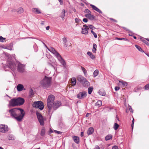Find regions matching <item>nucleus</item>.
<instances>
[{
  "instance_id": "473e14b6",
  "label": "nucleus",
  "mask_w": 149,
  "mask_h": 149,
  "mask_svg": "<svg viewBox=\"0 0 149 149\" xmlns=\"http://www.w3.org/2000/svg\"><path fill=\"white\" fill-rule=\"evenodd\" d=\"M33 11L35 13L40 14L41 13L40 11L37 8H35L33 9Z\"/></svg>"
},
{
  "instance_id": "dca6fc26",
  "label": "nucleus",
  "mask_w": 149,
  "mask_h": 149,
  "mask_svg": "<svg viewBox=\"0 0 149 149\" xmlns=\"http://www.w3.org/2000/svg\"><path fill=\"white\" fill-rule=\"evenodd\" d=\"M17 89L18 91L20 92L23 90H25V89L24 88L23 85L21 84H18L17 87Z\"/></svg>"
},
{
  "instance_id": "b1692460",
  "label": "nucleus",
  "mask_w": 149,
  "mask_h": 149,
  "mask_svg": "<svg viewBox=\"0 0 149 149\" xmlns=\"http://www.w3.org/2000/svg\"><path fill=\"white\" fill-rule=\"evenodd\" d=\"M83 86L85 87H87L90 85V83L85 79V80L84 81L83 83H82Z\"/></svg>"
},
{
  "instance_id": "09e8293b",
  "label": "nucleus",
  "mask_w": 149,
  "mask_h": 149,
  "mask_svg": "<svg viewBox=\"0 0 149 149\" xmlns=\"http://www.w3.org/2000/svg\"><path fill=\"white\" fill-rule=\"evenodd\" d=\"M54 132L58 134H61L62 133V132L57 130H54Z\"/></svg>"
},
{
  "instance_id": "1a4fd4ad",
  "label": "nucleus",
  "mask_w": 149,
  "mask_h": 149,
  "mask_svg": "<svg viewBox=\"0 0 149 149\" xmlns=\"http://www.w3.org/2000/svg\"><path fill=\"white\" fill-rule=\"evenodd\" d=\"M36 115L40 125H44V121L45 119L42 117V115L39 113H37Z\"/></svg>"
},
{
  "instance_id": "39448f33",
  "label": "nucleus",
  "mask_w": 149,
  "mask_h": 149,
  "mask_svg": "<svg viewBox=\"0 0 149 149\" xmlns=\"http://www.w3.org/2000/svg\"><path fill=\"white\" fill-rule=\"evenodd\" d=\"M8 64L5 66L3 67L5 71H6L7 70L6 68H10L11 70L14 71L15 69L16 65L13 61H10L8 62Z\"/></svg>"
},
{
  "instance_id": "423d86ee",
  "label": "nucleus",
  "mask_w": 149,
  "mask_h": 149,
  "mask_svg": "<svg viewBox=\"0 0 149 149\" xmlns=\"http://www.w3.org/2000/svg\"><path fill=\"white\" fill-rule=\"evenodd\" d=\"M33 107L42 110L44 108L43 103L41 101L34 102L32 104Z\"/></svg>"
},
{
  "instance_id": "c03bdc74",
  "label": "nucleus",
  "mask_w": 149,
  "mask_h": 149,
  "mask_svg": "<svg viewBox=\"0 0 149 149\" xmlns=\"http://www.w3.org/2000/svg\"><path fill=\"white\" fill-rule=\"evenodd\" d=\"M145 89L146 90L149 89V83L146 84L145 87Z\"/></svg>"
},
{
  "instance_id": "052dcab7",
  "label": "nucleus",
  "mask_w": 149,
  "mask_h": 149,
  "mask_svg": "<svg viewBox=\"0 0 149 149\" xmlns=\"http://www.w3.org/2000/svg\"><path fill=\"white\" fill-rule=\"evenodd\" d=\"M129 35L130 36H132V32L129 31Z\"/></svg>"
},
{
  "instance_id": "774afa93",
  "label": "nucleus",
  "mask_w": 149,
  "mask_h": 149,
  "mask_svg": "<svg viewBox=\"0 0 149 149\" xmlns=\"http://www.w3.org/2000/svg\"><path fill=\"white\" fill-rule=\"evenodd\" d=\"M134 118H133L132 124H134Z\"/></svg>"
},
{
  "instance_id": "0eeeda50",
  "label": "nucleus",
  "mask_w": 149,
  "mask_h": 149,
  "mask_svg": "<svg viewBox=\"0 0 149 149\" xmlns=\"http://www.w3.org/2000/svg\"><path fill=\"white\" fill-rule=\"evenodd\" d=\"M20 112V114H18L16 117H15V119L17 121L20 122L21 121L25 115V112L24 110L22 109H19Z\"/></svg>"
},
{
  "instance_id": "79ce46f5",
  "label": "nucleus",
  "mask_w": 149,
  "mask_h": 149,
  "mask_svg": "<svg viewBox=\"0 0 149 149\" xmlns=\"http://www.w3.org/2000/svg\"><path fill=\"white\" fill-rule=\"evenodd\" d=\"M45 133V130L44 129H42L41 132V135L42 136H43Z\"/></svg>"
},
{
  "instance_id": "13d9d810",
  "label": "nucleus",
  "mask_w": 149,
  "mask_h": 149,
  "mask_svg": "<svg viewBox=\"0 0 149 149\" xmlns=\"http://www.w3.org/2000/svg\"><path fill=\"white\" fill-rule=\"evenodd\" d=\"M88 26L90 29H92V30L93 29V28L94 27V26L91 25H89Z\"/></svg>"
},
{
  "instance_id": "4d7b16f0",
  "label": "nucleus",
  "mask_w": 149,
  "mask_h": 149,
  "mask_svg": "<svg viewBox=\"0 0 149 149\" xmlns=\"http://www.w3.org/2000/svg\"><path fill=\"white\" fill-rule=\"evenodd\" d=\"M83 21L85 22H88V20L87 18H84L83 19Z\"/></svg>"
},
{
  "instance_id": "69168bd1",
  "label": "nucleus",
  "mask_w": 149,
  "mask_h": 149,
  "mask_svg": "<svg viewBox=\"0 0 149 149\" xmlns=\"http://www.w3.org/2000/svg\"><path fill=\"white\" fill-rule=\"evenodd\" d=\"M49 26H48L46 27V29L47 30H49Z\"/></svg>"
},
{
  "instance_id": "37998d69",
  "label": "nucleus",
  "mask_w": 149,
  "mask_h": 149,
  "mask_svg": "<svg viewBox=\"0 0 149 149\" xmlns=\"http://www.w3.org/2000/svg\"><path fill=\"white\" fill-rule=\"evenodd\" d=\"M91 32L93 34V36L95 38H97V35L95 32H94L92 30L91 31Z\"/></svg>"
},
{
  "instance_id": "f8f14e48",
  "label": "nucleus",
  "mask_w": 149,
  "mask_h": 149,
  "mask_svg": "<svg viewBox=\"0 0 149 149\" xmlns=\"http://www.w3.org/2000/svg\"><path fill=\"white\" fill-rule=\"evenodd\" d=\"M24 69V65L19 63H18L17 70L20 72H23Z\"/></svg>"
},
{
  "instance_id": "9d476101",
  "label": "nucleus",
  "mask_w": 149,
  "mask_h": 149,
  "mask_svg": "<svg viewBox=\"0 0 149 149\" xmlns=\"http://www.w3.org/2000/svg\"><path fill=\"white\" fill-rule=\"evenodd\" d=\"M87 94V93L85 91H83L78 93L77 95V97L78 98L82 99L85 97L86 96Z\"/></svg>"
},
{
  "instance_id": "8fccbe9b",
  "label": "nucleus",
  "mask_w": 149,
  "mask_h": 149,
  "mask_svg": "<svg viewBox=\"0 0 149 149\" xmlns=\"http://www.w3.org/2000/svg\"><path fill=\"white\" fill-rule=\"evenodd\" d=\"M81 68L82 70V71H83V72L84 73H85V72H86V69L84 67L81 66Z\"/></svg>"
},
{
  "instance_id": "72a5a7b5",
  "label": "nucleus",
  "mask_w": 149,
  "mask_h": 149,
  "mask_svg": "<svg viewBox=\"0 0 149 149\" xmlns=\"http://www.w3.org/2000/svg\"><path fill=\"white\" fill-rule=\"evenodd\" d=\"M93 86L89 87L88 88V93L90 94L91 93L93 90Z\"/></svg>"
},
{
  "instance_id": "338daca9",
  "label": "nucleus",
  "mask_w": 149,
  "mask_h": 149,
  "mask_svg": "<svg viewBox=\"0 0 149 149\" xmlns=\"http://www.w3.org/2000/svg\"><path fill=\"white\" fill-rule=\"evenodd\" d=\"M49 132L50 133H52L53 132L52 130L51 129H50V130Z\"/></svg>"
},
{
  "instance_id": "ea45409f",
  "label": "nucleus",
  "mask_w": 149,
  "mask_h": 149,
  "mask_svg": "<svg viewBox=\"0 0 149 149\" xmlns=\"http://www.w3.org/2000/svg\"><path fill=\"white\" fill-rule=\"evenodd\" d=\"M135 47L136 48L140 51L141 52H143V51L142 49L141 48V47H140V46L137 45H135Z\"/></svg>"
},
{
  "instance_id": "4be33fe9",
  "label": "nucleus",
  "mask_w": 149,
  "mask_h": 149,
  "mask_svg": "<svg viewBox=\"0 0 149 149\" xmlns=\"http://www.w3.org/2000/svg\"><path fill=\"white\" fill-rule=\"evenodd\" d=\"M94 131L93 128L92 127H90L88 129L87 133L88 135L91 134Z\"/></svg>"
},
{
  "instance_id": "aec40b11",
  "label": "nucleus",
  "mask_w": 149,
  "mask_h": 149,
  "mask_svg": "<svg viewBox=\"0 0 149 149\" xmlns=\"http://www.w3.org/2000/svg\"><path fill=\"white\" fill-rule=\"evenodd\" d=\"M90 6L93 10H96L97 12H98L100 13L101 14L102 13V12L98 8H97L94 5L92 4H91Z\"/></svg>"
},
{
  "instance_id": "c85d7f7f",
  "label": "nucleus",
  "mask_w": 149,
  "mask_h": 149,
  "mask_svg": "<svg viewBox=\"0 0 149 149\" xmlns=\"http://www.w3.org/2000/svg\"><path fill=\"white\" fill-rule=\"evenodd\" d=\"M65 11L64 9H63L61 13L60 17L62 19H63L65 16ZM63 20H64L63 19Z\"/></svg>"
},
{
  "instance_id": "864d4df0",
  "label": "nucleus",
  "mask_w": 149,
  "mask_h": 149,
  "mask_svg": "<svg viewBox=\"0 0 149 149\" xmlns=\"http://www.w3.org/2000/svg\"><path fill=\"white\" fill-rule=\"evenodd\" d=\"M117 39L118 40H127V39H126L125 38H117Z\"/></svg>"
},
{
  "instance_id": "6ab92c4d",
  "label": "nucleus",
  "mask_w": 149,
  "mask_h": 149,
  "mask_svg": "<svg viewBox=\"0 0 149 149\" xmlns=\"http://www.w3.org/2000/svg\"><path fill=\"white\" fill-rule=\"evenodd\" d=\"M90 6L93 10H96L97 12H98L100 13L101 14L102 13V12L98 8H97L94 5L92 4H91Z\"/></svg>"
},
{
  "instance_id": "bb28decb",
  "label": "nucleus",
  "mask_w": 149,
  "mask_h": 149,
  "mask_svg": "<svg viewBox=\"0 0 149 149\" xmlns=\"http://www.w3.org/2000/svg\"><path fill=\"white\" fill-rule=\"evenodd\" d=\"M99 94L101 95L104 96L106 95V93L102 89H101L99 91Z\"/></svg>"
},
{
  "instance_id": "4c0bfd02",
  "label": "nucleus",
  "mask_w": 149,
  "mask_h": 149,
  "mask_svg": "<svg viewBox=\"0 0 149 149\" xmlns=\"http://www.w3.org/2000/svg\"><path fill=\"white\" fill-rule=\"evenodd\" d=\"M63 44L64 45V46H66V47L67 46V45L66 44V42H67V40L66 38H64L63 39Z\"/></svg>"
},
{
  "instance_id": "393cba45",
  "label": "nucleus",
  "mask_w": 149,
  "mask_h": 149,
  "mask_svg": "<svg viewBox=\"0 0 149 149\" xmlns=\"http://www.w3.org/2000/svg\"><path fill=\"white\" fill-rule=\"evenodd\" d=\"M87 54L90 56L91 58L93 59H94L95 58V56L92 53L90 52H88Z\"/></svg>"
},
{
  "instance_id": "0e129e2a",
  "label": "nucleus",
  "mask_w": 149,
  "mask_h": 149,
  "mask_svg": "<svg viewBox=\"0 0 149 149\" xmlns=\"http://www.w3.org/2000/svg\"><path fill=\"white\" fill-rule=\"evenodd\" d=\"M81 137L84 136V133L83 132H81Z\"/></svg>"
},
{
  "instance_id": "20e7f679",
  "label": "nucleus",
  "mask_w": 149,
  "mask_h": 149,
  "mask_svg": "<svg viewBox=\"0 0 149 149\" xmlns=\"http://www.w3.org/2000/svg\"><path fill=\"white\" fill-rule=\"evenodd\" d=\"M19 108H14L9 110V112L11 116L15 118L18 114H20V109Z\"/></svg>"
},
{
  "instance_id": "4468645a",
  "label": "nucleus",
  "mask_w": 149,
  "mask_h": 149,
  "mask_svg": "<svg viewBox=\"0 0 149 149\" xmlns=\"http://www.w3.org/2000/svg\"><path fill=\"white\" fill-rule=\"evenodd\" d=\"M16 99L17 103V106L22 105L24 102V99L23 98L19 97L16 98Z\"/></svg>"
},
{
  "instance_id": "6e6d98bb",
  "label": "nucleus",
  "mask_w": 149,
  "mask_h": 149,
  "mask_svg": "<svg viewBox=\"0 0 149 149\" xmlns=\"http://www.w3.org/2000/svg\"><path fill=\"white\" fill-rule=\"evenodd\" d=\"M129 109L130 111L132 113L133 112L132 109L131 107L130 106H129Z\"/></svg>"
},
{
  "instance_id": "7ed1b4c3",
  "label": "nucleus",
  "mask_w": 149,
  "mask_h": 149,
  "mask_svg": "<svg viewBox=\"0 0 149 149\" xmlns=\"http://www.w3.org/2000/svg\"><path fill=\"white\" fill-rule=\"evenodd\" d=\"M55 97L52 95H49L47 100V106L49 109V112H50L54 102Z\"/></svg>"
},
{
  "instance_id": "412c9836",
  "label": "nucleus",
  "mask_w": 149,
  "mask_h": 149,
  "mask_svg": "<svg viewBox=\"0 0 149 149\" xmlns=\"http://www.w3.org/2000/svg\"><path fill=\"white\" fill-rule=\"evenodd\" d=\"M86 17L88 18L91 20H93L94 19V16L93 15H91V13L89 14H86L85 15Z\"/></svg>"
},
{
  "instance_id": "cd10ccee",
  "label": "nucleus",
  "mask_w": 149,
  "mask_h": 149,
  "mask_svg": "<svg viewBox=\"0 0 149 149\" xmlns=\"http://www.w3.org/2000/svg\"><path fill=\"white\" fill-rule=\"evenodd\" d=\"M119 83H121L123 86V87H125L127 86V82L123 81H119Z\"/></svg>"
},
{
  "instance_id": "c9c22d12",
  "label": "nucleus",
  "mask_w": 149,
  "mask_h": 149,
  "mask_svg": "<svg viewBox=\"0 0 149 149\" xmlns=\"http://www.w3.org/2000/svg\"><path fill=\"white\" fill-rule=\"evenodd\" d=\"M102 104V102L101 100H98L95 104L96 106L100 107Z\"/></svg>"
},
{
  "instance_id": "f3484780",
  "label": "nucleus",
  "mask_w": 149,
  "mask_h": 149,
  "mask_svg": "<svg viewBox=\"0 0 149 149\" xmlns=\"http://www.w3.org/2000/svg\"><path fill=\"white\" fill-rule=\"evenodd\" d=\"M72 138L74 141L77 144H79V138L77 136H72Z\"/></svg>"
},
{
  "instance_id": "9b49d317",
  "label": "nucleus",
  "mask_w": 149,
  "mask_h": 149,
  "mask_svg": "<svg viewBox=\"0 0 149 149\" xmlns=\"http://www.w3.org/2000/svg\"><path fill=\"white\" fill-rule=\"evenodd\" d=\"M8 130V128L7 125H0V132L5 133Z\"/></svg>"
},
{
  "instance_id": "ddd939ff",
  "label": "nucleus",
  "mask_w": 149,
  "mask_h": 149,
  "mask_svg": "<svg viewBox=\"0 0 149 149\" xmlns=\"http://www.w3.org/2000/svg\"><path fill=\"white\" fill-rule=\"evenodd\" d=\"M61 105V103L60 101H56L53 103L52 106V107H53V109L54 110H56L58 109Z\"/></svg>"
},
{
  "instance_id": "5701e85b",
  "label": "nucleus",
  "mask_w": 149,
  "mask_h": 149,
  "mask_svg": "<svg viewBox=\"0 0 149 149\" xmlns=\"http://www.w3.org/2000/svg\"><path fill=\"white\" fill-rule=\"evenodd\" d=\"M71 84L72 86H74L76 83V79L74 77H72L71 79Z\"/></svg>"
},
{
  "instance_id": "680f3d73",
  "label": "nucleus",
  "mask_w": 149,
  "mask_h": 149,
  "mask_svg": "<svg viewBox=\"0 0 149 149\" xmlns=\"http://www.w3.org/2000/svg\"><path fill=\"white\" fill-rule=\"evenodd\" d=\"M90 114V113H87L86 116V117H88L89 116V115Z\"/></svg>"
},
{
  "instance_id": "58836bf2",
  "label": "nucleus",
  "mask_w": 149,
  "mask_h": 149,
  "mask_svg": "<svg viewBox=\"0 0 149 149\" xmlns=\"http://www.w3.org/2000/svg\"><path fill=\"white\" fill-rule=\"evenodd\" d=\"M29 93V96L30 97H31V96H32L34 95V93H33V90L31 88L30 89Z\"/></svg>"
},
{
  "instance_id": "a211bd4d",
  "label": "nucleus",
  "mask_w": 149,
  "mask_h": 149,
  "mask_svg": "<svg viewBox=\"0 0 149 149\" xmlns=\"http://www.w3.org/2000/svg\"><path fill=\"white\" fill-rule=\"evenodd\" d=\"M90 6L93 10H96L97 12H98L100 13L101 14L102 13V12L98 8H97L94 5L92 4H91Z\"/></svg>"
},
{
  "instance_id": "a18cd8bd",
  "label": "nucleus",
  "mask_w": 149,
  "mask_h": 149,
  "mask_svg": "<svg viewBox=\"0 0 149 149\" xmlns=\"http://www.w3.org/2000/svg\"><path fill=\"white\" fill-rule=\"evenodd\" d=\"M84 12L85 13H87L88 14L91 13V12L88 9H86L84 11Z\"/></svg>"
},
{
  "instance_id": "bf43d9fd",
  "label": "nucleus",
  "mask_w": 149,
  "mask_h": 149,
  "mask_svg": "<svg viewBox=\"0 0 149 149\" xmlns=\"http://www.w3.org/2000/svg\"><path fill=\"white\" fill-rule=\"evenodd\" d=\"M94 149H100V148L98 146H95Z\"/></svg>"
},
{
  "instance_id": "de8ad7c7",
  "label": "nucleus",
  "mask_w": 149,
  "mask_h": 149,
  "mask_svg": "<svg viewBox=\"0 0 149 149\" xmlns=\"http://www.w3.org/2000/svg\"><path fill=\"white\" fill-rule=\"evenodd\" d=\"M143 42L145 43L148 46L149 45V43L146 40H143Z\"/></svg>"
},
{
  "instance_id": "f257e3e1",
  "label": "nucleus",
  "mask_w": 149,
  "mask_h": 149,
  "mask_svg": "<svg viewBox=\"0 0 149 149\" xmlns=\"http://www.w3.org/2000/svg\"><path fill=\"white\" fill-rule=\"evenodd\" d=\"M45 47L49 51L53 54L55 57L57 58L60 63L62 65L63 67L66 68V63L64 59L59 54L53 47H50L48 48L45 45Z\"/></svg>"
},
{
  "instance_id": "603ef678",
  "label": "nucleus",
  "mask_w": 149,
  "mask_h": 149,
  "mask_svg": "<svg viewBox=\"0 0 149 149\" xmlns=\"http://www.w3.org/2000/svg\"><path fill=\"white\" fill-rule=\"evenodd\" d=\"M75 22L77 23H78L80 21V19L77 18H76L75 19Z\"/></svg>"
},
{
  "instance_id": "e433bc0d",
  "label": "nucleus",
  "mask_w": 149,
  "mask_h": 149,
  "mask_svg": "<svg viewBox=\"0 0 149 149\" xmlns=\"http://www.w3.org/2000/svg\"><path fill=\"white\" fill-rule=\"evenodd\" d=\"M119 127V125L116 123H115L113 128L115 130H116Z\"/></svg>"
},
{
  "instance_id": "49530a36",
  "label": "nucleus",
  "mask_w": 149,
  "mask_h": 149,
  "mask_svg": "<svg viewBox=\"0 0 149 149\" xmlns=\"http://www.w3.org/2000/svg\"><path fill=\"white\" fill-rule=\"evenodd\" d=\"M5 39V38H3L2 36H0V42H3V40Z\"/></svg>"
},
{
  "instance_id": "a19ab883",
  "label": "nucleus",
  "mask_w": 149,
  "mask_h": 149,
  "mask_svg": "<svg viewBox=\"0 0 149 149\" xmlns=\"http://www.w3.org/2000/svg\"><path fill=\"white\" fill-rule=\"evenodd\" d=\"M98 74V70H95L93 73V75L94 77L96 76Z\"/></svg>"
},
{
  "instance_id": "2eb2a0df",
  "label": "nucleus",
  "mask_w": 149,
  "mask_h": 149,
  "mask_svg": "<svg viewBox=\"0 0 149 149\" xmlns=\"http://www.w3.org/2000/svg\"><path fill=\"white\" fill-rule=\"evenodd\" d=\"M88 29H89V28L88 27V26L86 25H84L83 27L82 28V33L84 34L88 33Z\"/></svg>"
},
{
  "instance_id": "f704fd0d",
  "label": "nucleus",
  "mask_w": 149,
  "mask_h": 149,
  "mask_svg": "<svg viewBox=\"0 0 149 149\" xmlns=\"http://www.w3.org/2000/svg\"><path fill=\"white\" fill-rule=\"evenodd\" d=\"M23 11V9L21 7H20L18 8V10H17V12L19 14H21L22 13Z\"/></svg>"
},
{
  "instance_id": "5fc2aeb1",
  "label": "nucleus",
  "mask_w": 149,
  "mask_h": 149,
  "mask_svg": "<svg viewBox=\"0 0 149 149\" xmlns=\"http://www.w3.org/2000/svg\"><path fill=\"white\" fill-rule=\"evenodd\" d=\"M120 89V88L119 87H118L117 86H116L115 88V89L116 91H118Z\"/></svg>"
},
{
  "instance_id": "7c9ffc66",
  "label": "nucleus",
  "mask_w": 149,
  "mask_h": 149,
  "mask_svg": "<svg viewBox=\"0 0 149 149\" xmlns=\"http://www.w3.org/2000/svg\"><path fill=\"white\" fill-rule=\"evenodd\" d=\"M93 47L92 51L93 52L95 53L96 51L97 45L95 43H93Z\"/></svg>"
},
{
  "instance_id": "3c124183",
  "label": "nucleus",
  "mask_w": 149,
  "mask_h": 149,
  "mask_svg": "<svg viewBox=\"0 0 149 149\" xmlns=\"http://www.w3.org/2000/svg\"><path fill=\"white\" fill-rule=\"evenodd\" d=\"M112 149H119L118 147L116 146H112Z\"/></svg>"
},
{
  "instance_id": "f03ea898",
  "label": "nucleus",
  "mask_w": 149,
  "mask_h": 149,
  "mask_svg": "<svg viewBox=\"0 0 149 149\" xmlns=\"http://www.w3.org/2000/svg\"><path fill=\"white\" fill-rule=\"evenodd\" d=\"M51 78L45 76L43 79L41 81L40 84L43 88H47L50 86Z\"/></svg>"
},
{
  "instance_id": "a878e982",
  "label": "nucleus",
  "mask_w": 149,
  "mask_h": 149,
  "mask_svg": "<svg viewBox=\"0 0 149 149\" xmlns=\"http://www.w3.org/2000/svg\"><path fill=\"white\" fill-rule=\"evenodd\" d=\"M85 79H86L84 77L80 76L78 78V80L82 84L83 83L84 81L85 80Z\"/></svg>"
},
{
  "instance_id": "e2e57ef3",
  "label": "nucleus",
  "mask_w": 149,
  "mask_h": 149,
  "mask_svg": "<svg viewBox=\"0 0 149 149\" xmlns=\"http://www.w3.org/2000/svg\"><path fill=\"white\" fill-rule=\"evenodd\" d=\"M110 19L112 20H113V21L115 22H117V21L115 19H114L113 18H111Z\"/></svg>"
},
{
  "instance_id": "2f4dec72",
  "label": "nucleus",
  "mask_w": 149,
  "mask_h": 149,
  "mask_svg": "<svg viewBox=\"0 0 149 149\" xmlns=\"http://www.w3.org/2000/svg\"><path fill=\"white\" fill-rule=\"evenodd\" d=\"M8 138L10 140H14V136L13 135L11 134H9L8 135Z\"/></svg>"
},
{
  "instance_id": "6e6552de",
  "label": "nucleus",
  "mask_w": 149,
  "mask_h": 149,
  "mask_svg": "<svg viewBox=\"0 0 149 149\" xmlns=\"http://www.w3.org/2000/svg\"><path fill=\"white\" fill-rule=\"evenodd\" d=\"M9 107H14L17 106V103L16 98L11 99L9 101V104L8 105Z\"/></svg>"
},
{
  "instance_id": "c756f323",
  "label": "nucleus",
  "mask_w": 149,
  "mask_h": 149,
  "mask_svg": "<svg viewBox=\"0 0 149 149\" xmlns=\"http://www.w3.org/2000/svg\"><path fill=\"white\" fill-rule=\"evenodd\" d=\"M112 136L111 134H109L107 135L105 137V140L108 141L112 139Z\"/></svg>"
}]
</instances>
